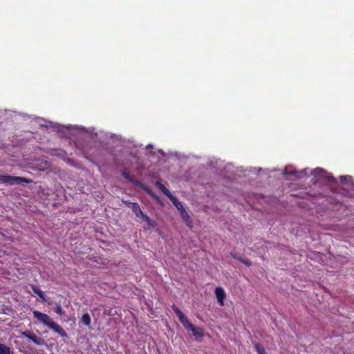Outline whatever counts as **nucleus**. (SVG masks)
Listing matches in <instances>:
<instances>
[{
	"mask_svg": "<svg viewBox=\"0 0 354 354\" xmlns=\"http://www.w3.org/2000/svg\"><path fill=\"white\" fill-rule=\"evenodd\" d=\"M32 314L34 318L37 319L43 324L47 326L49 328L53 330L61 337H64L67 336L66 331L58 324L55 323L47 314L41 313L38 310H34Z\"/></svg>",
	"mask_w": 354,
	"mask_h": 354,
	"instance_id": "nucleus-1",
	"label": "nucleus"
},
{
	"mask_svg": "<svg viewBox=\"0 0 354 354\" xmlns=\"http://www.w3.org/2000/svg\"><path fill=\"white\" fill-rule=\"evenodd\" d=\"M0 182L8 185H19L22 183H30L32 180L20 176L0 175Z\"/></svg>",
	"mask_w": 354,
	"mask_h": 354,
	"instance_id": "nucleus-2",
	"label": "nucleus"
},
{
	"mask_svg": "<svg viewBox=\"0 0 354 354\" xmlns=\"http://www.w3.org/2000/svg\"><path fill=\"white\" fill-rule=\"evenodd\" d=\"M283 174L288 180H295L306 176L307 173L306 169L297 171L295 169L286 167Z\"/></svg>",
	"mask_w": 354,
	"mask_h": 354,
	"instance_id": "nucleus-3",
	"label": "nucleus"
},
{
	"mask_svg": "<svg viewBox=\"0 0 354 354\" xmlns=\"http://www.w3.org/2000/svg\"><path fill=\"white\" fill-rule=\"evenodd\" d=\"M124 203L131 209V210L137 217L140 218L144 214L141 210L138 203H132L128 201H124Z\"/></svg>",
	"mask_w": 354,
	"mask_h": 354,
	"instance_id": "nucleus-4",
	"label": "nucleus"
},
{
	"mask_svg": "<svg viewBox=\"0 0 354 354\" xmlns=\"http://www.w3.org/2000/svg\"><path fill=\"white\" fill-rule=\"evenodd\" d=\"M214 293L218 304L223 306L224 305V300L226 297L224 289L221 287H216L214 290Z\"/></svg>",
	"mask_w": 354,
	"mask_h": 354,
	"instance_id": "nucleus-5",
	"label": "nucleus"
},
{
	"mask_svg": "<svg viewBox=\"0 0 354 354\" xmlns=\"http://www.w3.org/2000/svg\"><path fill=\"white\" fill-rule=\"evenodd\" d=\"M180 216L182 217V218H183V221L185 223V224L188 227H192V220L190 216L189 215V214L185 210V209L181 210L180 212Z\"/></svg>",
	"mask_w": 354,
	"mask_h": 354,
	"instance_id": "nucleus-6",
	"label": "nucleus"
},
{
	"mask_svg": "<svg viewBox=\"0 0 354 354\" xmlns=\"http://www.w3.org/2000/svg\"><path fill=\"white\" fill-rule=\"evenodd\" d=\"M192 333V335L195 337L196 339L198 341H201L202 337L204 336V331L203 329L201 327H195L194 326V330H191Z\"/></svg>",
	"mask_w": 354,
	"mask_h": 354,
	"instance_id": "nucleus-7",
	"label": "nucleus"
},
{
	"mask_svg": "<svg viewBox=\"0 0 354 354\" xmlns=\"http://www.w3.org/2000/svg\"><path fill=\"white\" fill-rule=\"evenodd\" d=\"M171 308L174 310V312L175 313V314L176 315V316L178 317L180 322L186 318V317L184 315L183 313L175 304H173L171 306Z\"/></svg>",
	"mask_w": 354,
	"mask_h": 354,
	"instance_id": "nucleus-8",
	"label": "nucleus"
},
{
	"mask_svg": "<svg viewBox=\"0 0 354 354\" xmlns=\"http://www.w3.org/2000/svg\"><path fill=\"white\" fill-rule=\"evenodd\" d=\"M156 185L164 194H165L167 196H168V198H169L172 196V194H171L169 190L168 189H167L166 187L163 184H162L160 181H156Z\"/></svg>",
	"mask_w": 354,
	"mask_h": 354,
	"instance_id": "nucleus-9",
	"label": "nucleus"
},
{
	"mask_svg": "<svg viewBox=\"0 0 354 354\" xmlns=\"http://www.w3.org/2000/svg\"><path fill=\"white\" fill-rule=\"evenodd\" d=\"M32 291H33V292L35 294L37 295L39 297V298L41 299V300L42 301H46V297H45V295L44 294V292L39 288H38L35 286H32Z\"/></svg>",
	"mask_w": 354,
	"mask_h": 354,
	"instance_id": "nucleus-10",
	"label": "nucleus"
},
{
	"mask_svg": "<svg viewBox=\"0 0 354 354\" xmlns=\"http://www.w3.org/2000/svg\"><path fill=\"white\" fill-rule=\"evenodd\" d=\"M180 323L187 330H194V326L191 322H189L187 317L181 321Z\"/></svg>",
	"mask_w": 354,
	"mask_h": 354,
	"instance_id": "nucleus-11",
	"label": "nucleus"
},
{
	"mask_svg": "<svg viewBox=\"0 0 354 354\" xmlns=\"http://www.w3.org/2000/svg\"><path fill=\"white\" fill-rule=\"evenodd\" d=\"M170 200L172 201L173 204L175 205V207L180 212L181 210L184 209L183 204L179 202L176 197H174L173 195L169 197Z\"/></svg>",
	"mask_w": 354,
	"mask_h": 354,
	"instance_id": "nucleus-12",
	"label": "nucleus"
},
{
	"mask_svg": "<svg viewBox=\"0 0 354 354\" xmlns=\"http://www.w3.org/2000/svg\"><path fill=\"white\" fill-rule=\"evenodd\" d=\"M28 339L37 345H43L44 343L41 338L37 337L32 333L31 335H30V337H28Z\"/></svg>",
	"mask_w": 354,
	"mask_h": 354,
	"instance_id": "nucleus-13",
	"label": "nucleus"
},
{
	"mask_svg": "<svg viewBox=\"0 0 354 354\" xmlns=\"http://www.w3.org/2000/svg\"><path fill=\"white\" fill-rule=\"evenodd\" d=\"M140 218H142L147 223V224L149 226H150V227L156 226V223L154 221H153L152 219H151L147 214H143Z\"/></svg>",
	"mask_w": 354,
	"mask_h": 354,
	"instance_id": "nucleus-14",
	"label": "nucleus"
},
{
	"mask_svg": "<svg viewBox=\"0 0 354 354\" xmlns=\"http://www.w3.org/2000/svg\"><path fill=\"white\" fill-rule=\"evenodd\" d=\"M254 347L258 354H266L264 347L261 344L254 342Z\"/></svg>",
	"mask_w": 354,
	"mask_h": 354,
	"instance_id": "nucleus-15",
	"label": "nucleus"
},
{
	"mask_svg": "<svg viewBox=\"0 0 354 354\" xmlns=\"http://www.w3.org/2000/svg\"><path fill=\"white\" fill-rule=\"evenodd\" d=\"M0 354H12L10 348L6 344H0Z\"/></svg>",
	"mask_w": 354,
	"mask_h": 354,
	"instance_id": "nucleus-16",
	"label": "nucleus"
},
{
	"mask_svg": "<svg viewBox=\"0 0 354 354\" xmlns=\"http://www.w3.org/2000/svg\"><path fill=\"white\" fill-rule=\"evenodd\" d=\"M121 174L125 179L130 182L134 183L133 178L131 176L130 173L127 169H123Z\"/></svg>",
	"mask_w": 354,
	"mask_h": 354,
	"instance_id": "nucleus-17",
	"label": "nucleus"
},
{
	"mask_svg": "<svg viewBox=\"0 0 354 354\" xmlns=\"http://www.w3.org/2000/svg\"><path fill=\"white\" fill-rule=\"evenodd\" d=\"M55 312L59 315H64V312L62 308V306L60 304H57L56 306V308L55 310Z\"/></svg>",
	"mask_w": 354,
	"mask_h": 354,
	"instance_id": "nucleus-18",
	"label": "nucleus"
},
{
	"mask_svg": "<svg viewBox=\"0 0 354 354\" xmlns=\"http://www.w3.org/2000/svg\"><path fill=\"white\" fill-rule=\"evenodd\" d=\"M82 322L85 325L88 326V313H86L85 314L83 315V316L82 317Z\"/></svg>",
	"mask_w": 354,
	"mask_h": 354,
	"instance_id": "nucleus-19",
	"label": "nucleus"
},
{
	"mask_svg": "<svg viewBox=\"0 0 354 354\" xmlns=\"http://www.w3.org/2000/svg\"><path fill=\"white\" fill-rule=\"evenodd\" d=\"M238 261H239L240 262L243 263V264H245L248 267H250L252 265L251 261L250 260H248V259H243L242 258H239Z\"/></svg>",
	"mask_w": 354,
	"mask_h": 354,
	"instance_id": "nucleus-20",
	"label": "nucleus"
},
{
	"mask_svg": "<svg viewBox=\"0 0 354 354\" xmlns=\"http://www.w3.org/2000/svg\"><path fill=\"white\" fill-rule=\"evenodd\" d=\"M112 310H113V309L106 310L104 312V313L105 315H115V314H116V313H117L116 310H115V312H114V313H113V312H112Z\"/></svg>",
	"mask_w": 354,
	"mask_h": 354,
	"instance_id": "nucleus-21",
	"label": "nucleus"
},
{
	"mask_svg": "<svg viewBox=\"0 0 354 354\" xmlns=\"http://www.w3.org/2000/svg\"><path fill=\"white\" fill-rule=\"evenodd\" d=\"M351 176H341L340 177V180L342 183H346L347 180H349L351 179Z\"/></svg>",
	"mask_w": 354,
	"mask_h": 354,
	"instance_id": "nucleus-22",
	"label": "nucleus"
},
{
	"mask_svg": "<svg viewBox=\"0 0 354 354\" xmlns=\"http://www.w3.org/2000/svg\"><path fill=\"white\" fill-rule=\"evenodd\" d=\"M32 335V333L29 331H25L23 333V335L28 339V337H30V335Z\"/></svg>",
	"mask_w": 354,
	"mask_h": 354,
	"instance_id": "nucleus-23",
	"label": "nucleus"
},
{
	"mask_svg": "<svg viewBox=\"0 0 354 354\" xmlns=\"http://www.w3.org/2000/svg\"><path fill=\"white\" fill-rule=\"evenodd\" d=\"M230 255L232 258L235 259H237L239 258V257H237V255L236 254H234V253H230Z\"/></svg>",
	"mask_w": 354,
	"mask_h": 354,
	"instance_id": "nucleus-24",
	"label": "nucleus"
},
{
	"mask_svg": "<svg viewBox=\"0 0 354 354\" xmlns=\"http://www.w3.org/2000/svg\"><path fill=\"white\" fill-rule=\"evenodd\" d=\"M328 180L330 182H333L335 180V179L333 176H328Z\"/></svg>",
	"mask_w": 354,
	"mask_h": 354,
	"instance_id": "nucleus-25",
	"label": "nucleus"
},
{
	"mask_svg": "<svg viewBox=\"0 0 354 354\" xmlns=\"http://www.w3.org/2000/svg\"><path fill=\"white\" fill-rule=\"evenodd\" d=\"M322 171H323V170L321 169H316L314 172H315V174H317V172H322Z\"/></svg>",
	"mask_w": 354,
	"mask_h": 354,
	"instance_id": "nucleus-26",
	"label": "nucleus"
},
{
	"mask_svg": "<svg viewBox=\"0 0 354 354\" xmlns=\"http://www.w3.org/2000/svg\"><path fill=\"white\" fill-rule=\"evenodd\" d=\"M89 135H90V139H91V138H93V132H92V131H91V130H90Z\"/></svg>",
	"mask_w": 354,
	"mask_h": 354,
	"instance_id": "nucleus-27",
	"label": "nucleus"
}]
</instances>
